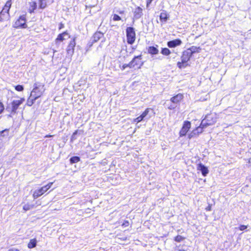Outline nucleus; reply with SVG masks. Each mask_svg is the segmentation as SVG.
<instances>
[{"mask_svg":"<svg viewBox=\"0 0 251 251\" xmlns=\"http://www.w3.org/2000/svg\"><path fill=\"white\" fill-rule=\"evenodd\" d=\"M217 121V116L215 113L207 114L201 122L202 128L214 124Z\"/></svg>","mask_w":251,"mask_h":251,"instance_id":"obj_1","label":"nucleus"},{"mask_svg":"<svg viewBox=\"0 0 251 251\" xmlns=\"http://www.w3.org/2000/svg\"><path fill=\"white\" fill-rule=\"evenodd\" d=\"M11 6V0H8L0 13V21L8 20L9 18V9Z\"/></svg>","mask_w":251,"mask_h":251,"instance_id":"obj_2","label":"nucleus"},{"mask_svg":"<svg viewBox=\"0 0 251 251\" xmlns=\"http://www.w3.org/2000/svg\"><path fill=\"white\" fill-rule=\"evenodd\" d=\"M45 91L44 86L42 84H34V87L30 94V97L36 100L39 98Z\"/></svg>","mask_w":251,"mask_h":251,"instance_id":"obj_3","label":"nucleus"},{"mask_svg":"<svg viewBox=\"0 0 251 251\" xmlns=\"http://www.w3.org/2000/svg\"><path fill=\"white\" fill-rule=\"evenodd\" d=\"M127 42L128 44L132 45L135 40V32L132 27H128L126 29Z\"/></svg>","mask_w":251,"mask_h":251,"instance_id":"obj_4","label":"nucleus"},{"mask_svg":"<svg viewBox=\"0 0 251 251\" xmlns=\"http://www.w3.org/2000/svg\"><path fill=\"white\" fill-rule=\"evenodd\" d=\"M52 184H53L52 182H50L49 184H48L47 185L42 187L39 190H35L33 194V197L34 199H37L39 197H40L42 195H43L49 188H50V187L51 186Z\"/></svg>","mask_w":251,"mask_h":251,"instance_id":"obj_5","label":"nucleus"},{"mask_svg":"<svg viewBox=\"0 0 251 251\" xmlns=\"http://www.w3.org/2000/svg\"><path fill=\"white\" fill-rule=\"evenodd\" d=\"M25 101L24 98H21L18 100H13L11 103V114H15L17 112L19 106Z\"/></svg>","mask_w":251,"mask_h":251,"instance_id":"obj_6","label":"nucleus"},{"mask_svg":"<svg viewBox=\"0 0 251 251\" xmlns=\"http://www.w3.org/2000/svg\"><path fill=\"white\" fill-rule=\"evenodd\" d=\"M26 19L25 15L21 16L16 21L14 24V27L19 28H25L26 27Z\"/></svg>","mask_w":251,"mask_h":251,"instance_id":"obj_7","label":"nucleus"},{"mask_svg":"<svg viewBox=\"0 0 251 251\" xmlns=\"http://www.w3.org/2000/svg\"><path fill=\"white\" fill-rule=\"evenodd\" d=\"M103 37V34L102 32L100 31H97L95 32L91 37L90 41L89 43V46H92L94 43L97 42Z\"/></svg>","mask_w":251,"mask_h":251,"instance_id":"obj_8","label":"nucleus"},{"mask_svg":"<svg viewBox=\"0 0 251 251\" xmlns=\"http://www.w3.org/2000/svg\"><path fill=\"white\" fill-rule=\"evenodd\" d=\"M191 127V123L189 121H185L182 128L179 132L180 136L185 135Z\"/></svg>","mask_w":251,"mask_h":251,"instance_id":"obj_9","label":"nucleus"},{"mask_svg":"<svg viewBox=\"0 0 251 251\" xmlns=\"http://www.w3.org/2000/svg\"><path fill=\"white\" fill-rule=\"evenodd\" d=\"M133 12V21L135 20L139 19L143 15V9L141 7H140V6H137V7H136L134 9Z\"/></svg>","mask_w":251,"mask_h":251,"instance_id":"obj_10","label":"nucleus"},{"mask_svg":"<svg viewBox=\"0 0 251 251\" xmlns=\"http://www.w3.org/2000/svg\"><path fill=\"white\" fill-rule=\"evenodd\" d=\"M202 128H202L201 124L200 126L196 128L190 133L189 134L188 138L189 139H191L197 136L200 133H201L202 132Z\"/></svg>","mask_w":251,"mask_h":251,"instance_id":"obj_11","label":"nucleus"},{"mask_svg":"<svg viewBox=\"0 0 251 251\" xmlns=\"http://www.w3.org/2000/svg\"><path fill=\"white\" fill-rule=\"evenodd\" d=\"M182 44V41L179 39H176L167 42V46L170 48H174L180 46Z\"/></svg>","mask_w":251,"mask_h":251,"instance_id":"obj_12","label":"nucleus"},{"mask_svg":"<svg viewBox=\"0 0 251 251\" xmlns=\"http://www.w3.org/2000/svg\"><path fill=\"white\" fill-rule=\"evenodd\" d=\"M191 52L189 51H187V50H184L183 52L182 55L181 57V61L185 63L186 62H188L190 58L192 57V55L191 54Z\"/></svg>","mask_w":251,"mask_h":251,"instance_id":"obj_13","label":"nucleus"},{"mask_svg":"<svg viewBox=\"0 0 251 251\" xmlns=\"http://www.w3.org/2000/svg\"><path fill=\"white\" fill-rule=\"evenodd\" d=\"M142 59V55L140 54L138 56H135L132 59H135L134 62L133 63V68L135 66L139 65L138 68H141V66H143L144 63L143 62H141V60Z\"/></svg>","mask_w":251,"mask_h":251,"instance_id":"obj_14","label":"nucleus"},{"mask_svg":"<svg viewBox=\"0 0 251 251\" xmlns=\"http://www.w3.org/2000/svg\"><path fill=\"white\" fill-rule=\"evenodd\" d=\"M75 46V38L71 40L67 47V51L68 54H73Z\"/></svg>","mask_w":251,"mask_h":251,"instance_id":"obj_15","label":"nucleus"},{"mask_svg":"<svg viewBox=\"0 0 251 251\" xmlns=\"http://www.w3.org/2000/svg\"><path fill=\"white\" fill-rule=\"evenodd\" d=\"M183 98L182 94L179 93L174 97L171 98V101L173 103L176 104L178 103Z\"/></svg>","mask_w":251,"mask_h":251,"instance_id":"obj_16","label":"nucleus"},{"mask_svg":"<svg viewBox=\"0 0 251 251\" xmlns=\"http://www.w3.org/2000/svg\"><path fill=\"white\" fill-rule=\"evenodd\" d=\"M197 169L200 171L203 176H206L208 173V170L206 167L201 163L198 165Z\"/></svg>","mask_w":251,"mask_h":251,"instance_id":"obj_17","label":"nucleus"},{"mask_svg":"<svg viewBox=\"0 0 251 251\" xmlns=\"http://www.w3.org/2000/svg\"><path fill=\"white\" fill-rule=\"evenodd\" d=\"M29 7L28 8V11L30 13H34V11L37 8V3L35 1H31L29 2Z\"/></svg>","mask_w":251,"mask_h":251,"instance_id":"obj_18","label":"nucleus"},{"mask_svg":"<svg viewBox=\"0 0 251 251\" xmlns=\"http://www.w3.org/2000/svg\"><path fill=\"white\" fill-rule=\"evenodd\" d=\"M159 18L161 22L166 23L168 20L169 16L165 11H163L161 12Z\"/></svg>","mask_w":251,"mask_h":251,"instance_id":"obj_19","label":"nucleus"},{"mask_svg":"<svg viewBox=\"0 0 251 251\" xmlns=\"http://www.w3.org/2000/svg\"><path fill=\"white\" fill-rule=\"evenodd\" d=\"M151 110L152 111V109L151 108H147L144 112L140 115V116L144 119V120H148L149 119L151 116H148L149 114V112Z\"/></svg>","mask_w":251,"mask_h":251,"instance_id":"obj_20","label":"nucleus"},{"mask_svg":"<svg viewBox=\"0 0 251 251\" xmlns=\"http://www.w3.org/2000/svg\"><path fill=\"white\" fill-rule=\"evenodd\" d=\"M148 52L150 54L155 55L158 53L159 50L156 47L151 46L149 47Z\"/></svg>","mask_w":251,"mask_h":251,"instance_id":"obj_21","label":"nucleus"},{"mask_svg":"<svg viewBox=\"0 0 251 251\" xmlns=\"http://www.w3.org/2000/svg\"><path fill=\"white\" fill-rule=\"evenodd\" d=\"M68 36V33L67 32V31H65L61 34H59L58 35L57 38L56 39V42H57V41L62 42L63 40H64L65 39H66L65 37Z\"/></svg>","mask_w":251,"mask_h":251,"instance_id":"obj_22","label":"nucleus"},{"mask_svg":"<svg viewBox=\"0 0 251 251\" xmlns=\"http://www.w3.org/2000/svg\"><path fill=\"white\" fill-rule=\"evenodd\" d=\"M47 0H39V8L41 9H45L47 6Z\"/></svg>","mask_w":251,"mask_h":251,"instance_id":"obj_23","label":"nucleus"},{"mask_svg":"<svg viewBox=\"0 0 251 251\" xmlns=\"http://www.w3.org/2000/svg\"><path fill=\"white\" fill-rule=\"evenodd\" d=\"M200 50V48H197L195 46H192L186 50L187 51H189V52H191V54L192 55L195 53L199 52Z\"/></svg>","mask_w":251,"mask_h":251,"instance_id":"obj_24","label":"nucleus"},{"mask_svg":"<svg viewBox=\"0 0 251 251\" xmlns=\"http://www.w3.org/2000/svg\"><path fill=\"white\" fill-rule=\"evenodd\" d=\"M37 241L36 239H31L28 244L27 247L29 249H32L36 246Z\"/></svg>","mask_w":251,"mask_h":251,"instance_id":"obj_25","label":"nucleus"},{"mask_svg":"<svg viewBox=\"0 0 251 251\" xmlns=\"http://www.w3.org/2000/svg\"><path fill=\"white\" fill-rule=\"evenodd\" d=\"M9 130L5 129L0 132V140L2 139L3 137H7L8 135Z\"/></svg>","mask_w":251,"mask_h":251,"instance_id":"obj_26","label":"nucleus"},{"mask_svg":"<svg viewBox=\"0 0 251 251\" xmlns=\"http://www.w3.org/2000/svg\"><path fill=\"white\" fill-rule=\"evenodd\" d=\"M135 59H132L128 64H125L123 65L122 69L125 70L126 68L129 67L130 68H133V63Z\"/></svg>","mask_w":251,"mask_h":251,"instance_id":"obj_27","label":"nucleus"},{"mask_svg":"<svg viewBox=\"0 0 251 251\" xmlns=\"http://www.w3.org/2000/svg\"><path fill=\"white\" fill-rule=\"evenodd\" d=\"M161 53L164 55L168 56L171 54V52L169 49L164 48H162Z\"/></svg>","mask_w":251,"mask_h":251,"instance_id":"obj_28","label":"nucleus"},{"mask_svg":"<svg viewBox=\"0 0 251 251\" xmlns=\"http://www.w3.org/2000/svg\"><path fill=\"white\" fill-rule=\"evenodd\" d=\"M80 157L78 156H73L70 159V161L71 164L77 163L80 161Z\"/></svg>","mask_w":251,"mask_h":251,"instance_id":"obj_29","label":"nucleus"},{"mask_svg":"<svg viewBox=\"0 0 251 251\" xmlns=\"http://www.w3.org/2000/svg\"><path fill=\"white\" fill-rule=\"evenodd\" d=\"M34 207V205L33 204H30L29 203L25 204L23 206V209L25 211H28L31 209H32Z\"/></svg>","mask_w":251,"mask_h":251,"instance_id":"obj_30","label":"nucleus"},{"mask_svg":"<svg viewBox=\"0 0 251 251\" xmlns=\"http://www.w3.org/2000/svg\"><path fill=\"white\" fill-rule=\"evenodd\" d=\"M35 100L34 98H31L30 97L27 100V105L29 106H31L34 103V101Z\"/></svg>","mask_w":251,"mask_h":251,"instance_id":"obj_31","label":"nucleus"},{"mask_svg":"<svg viewBox=\"0 0 251 251\" xmlns=\"http://www.w3.org/2000/svg\"><path fill=\"white\" fill-rule=\"evenodd\" d=\"M184 239V238L180 235H177L175 238V241L177 242H180Z\"/></svg>","mask_w":251,"mask_h":251,"instance_id":"obj_32","label":"nucleus"},{"mask_svg":"<svg viewBox=\"0 0 251 251\" xmlns=\"http://www.w3.org/2000/svg\"><path fill=\"white\" fill-rule=\"evenodd\" d=\"M15 89L18 91H22L24 90V86L21 85H18L15 87Z\"/></svg>","mask_w":251,"mask_h":251,"instance_id":"obj_33","label":"nucleus"},{"mask_svg":"<svg viewBox=\"0 0 251 251\" xmlns=\"http://www.w3.org/2000/svg\"><path fill=\"white\" fill-rule=\"evenodd\" d=\"M113 20L114 21H120L121 20V18L119 15L117 14H114L113 15Z\"/></svg>","mask_w":251,"mask_h":251,"instance_id":"obj_34","label":"nucleus"},{"mask_svg":"<svg viewBox=\"0 0 251 251\" xmlns=\"http://www.w3.org/2000/svg\"><path fill=\"white\" fill-rule=\"evenodd\" d=\"M143 120H144V119L140 116H139V117H138L137 118L135 119L134 120V122H136L138 123L141 122Z\"/></svg>","mask_w":251,"mask_h":251,"instance_id":"obj_35","label":"nucleus"},{"mask_svg":"<svg viewBox=\"0 0 251 251\" xmlns=\"http://www.w3.org/2000/svg\"><path fill=\"white\" fill-rule=\"evenodd\" d=\"M183 63L184 64V63H183L182 61H181V62H178L177 63V66L179 69H182V68H183Z\"/></svg>","mask_w":251,"mask_h":251,"instance_id":"obj_36","label":"nucleus"},{"mask_svg":"<svg viewBox=\"0 0 251 251\" xmlns=\"http://www.w3.org/2000/svg\"><path fill=\"white\" fill-rule=\"evenodd\" d=\"M4 109V106L2 102H0V114L3 112Z\"/></svg>","mask_w":251,"mask_h":251,"instance_id":"obj_37","label":"nucleus"},{"mask_svg":"<svg viewBox=\"0 0 251 251\" xmlns=\"http://www.w3.org/2000/svg\"><path fill=\"white\" fill-rule=\"evenodd\" d=\"M6 111L10 112L11 114V104H8V105L6 108Z\"/></svg>","mask_w":251,"mask_h":251,"instance_id":"obj_38","label":"nucleus"},{"mask_svg":"<svg viewBox=\"0 0 251 251\" xmlns=\"http://www.w3.org/2000/svg\"><path fill=\"white\" fill-rule=\"evenodd\" d=\"M129 225L128 221H125L122 224L123 226H127Z\"/></svg>","mask_w":251,"mask_h":251,"instance_id":"obj_39","label":"nucleus"},{"mask_svg":"<svg viewBox=\"0 0 251 251\" xmlns=\"http://www.w3.org/2000/svg\"><path fill=\"white\" fill-rule=\"evenodd\" d=\"M247 228V226L241 225L239 227V229L240 230L242 231V230H244L246 229Z\"/></svg>","mask_w":251,"mask_h":251,"instance_id":"obj_40","label":"nucleus"},{"mask_svg":"<svg viewBox=\"0 0 251 251\" xmlns=\"http://www.w3.org/2000/svg\"><path fill=\"white\" fill-rule=\"evenodd\" d=\"M176 107V105H175V104H171L170 105L169 107H168V108L170 110H172V109H174V108H175Z\"/></svg>","mask_w":251,"mask_h":251,"instance_id":"obj_41","label":"nucleus"},{"mask_svg":"<svg viewBox=\"0 0 251 251\" xmlns=\"http://www.w3.org/2000/svg\"><path fill=\"white\" fill-rule=\"evenodd\" d=\"M153 0H147V6H149V5L151 3Z\"/></svg>","mask_w":251,"mask_h":251,"instance_id":"obj_42","label":"nucleus"},{"mask_svg":"<svg viewBox=\"0 0 251 251\" xmlns=\"http://www.w3.org/2000/svg\"><path fill=\"white\" fill-rule=\"evenodd\" d=\"M205 209L207 210V211H211V206L210 205H209Z\"/></svg>","mask_w":251,"mask_h":251,"instance_id":"obj_43","label":"nucleus"},{"mask_svg":"<svg viewBox=\"0 0 251 251\" xmlns=\"http://www.w3.org/2000/svg\"><path fill=\"white\" fill-rule=\"evenodd\" d=\"M76 139V137H75V136L74 134H72V136H71V140L72 141H73V140Z\"/></svg>","mask_w":251,"mask_h":251,"instance_id":"obj_44","label":"nucleus"},{"mask_svg":"<svg viewBox=\"0 0 251 251\" xmlns=\"http://www.w3.org/2000/svg\"><path fill=\"white\" fill-rule=\"evenodd\" d=\"M183 68H186L187 66H189V64L188 63V62H186L185 63H183Z\"/></svg>","mask_w":251,"mask_h":251,"instance_id":"obj_45","label":"nucleus"},{"mask_svg":"<svg viewBox=\"0 0 251 251\" xmlns=\"http://www.w3.org/2000/svg\"><path fill=\"white\" fill-rule=\"evenodd\" d=\"M63 27H64V25L62 24V23H60V25H59V29H60Z\"/></svg>","mask_w":251,"mask_h":251,"instance_id":"obj_46","label":"nucleus"},{"mask_svg":"<svg viewBox=\"0 0 251 251\" xmlns=\"http://www.w3.org/2000/svg\"><path fill=\"white\" fill-rule=\"evenodd\" d=\"M8 251H19L17 249H10Z\"/></svg>","mask_w":251,"mask_h":251,"instance_id":"obj_47","label":"nucleus"},{"mask_svg":"<svg viewBox=\"0 0 251 251\" xmlns=\"http://www.w3.org/2000/svg\"><path fill=\"white\" fill-rule=\"evenodd\" d=\"M78 131L77 130H75V131L73 133V134H74V135H75H75L77 134Z\"/></svg>","mask_w":251,"mask_h":251,"instance_id":"obj_48","label":"nucleus"},{"mask_svg":"<svg viewBox=\"0 0 251 251\" xmlns=\"http://www.w3.org/2000/svg\"><path fill=\"white\" fill-rule=\"evenodd\" d=\"M124 13V11H119V13L120 14H123Z\"/></svg>","mask_w":251,"mask_h":251,"instance_id":"obj_49","label":"nucleus"},{"mask_svg":"<svg viewBox=\"0 0 251 251\" xmlns=\"http://www.w3.org/2000/svg\"><path fill=\"white\" fill-rule=\"evenodd\" d=\"M3 147V144L1 143H0V150Z\"/></svg>","mask_w":251,"mask_h":251,"instance_id":"obj_50","label":"nucleus"},{"mask_svg":"<svg viewBox=\"0 0 251 251\" xmlns=\"http://www.w3.org/2000/svg\"><path fill=\"white\" fill-rule=\"evenodd\" d=\"M52 136V135H47L46 136V137H51Z\"/></svg>","mask_w":251,"mask_h":251,"instance_id":"obj_51","label":"nucleus"},{"mask_svg":"<svg viewBox=\"0 0 251 251\" xmlns=\"http://www.w3.org/2000/svg\"><path fill=\"white\" fill-rule=\"evenodd\" d=\"M94 6H95V5H91L89 6V7H94Z\"/></svg>","mask_w":251,"mask_h":251,"instance_id":"obj_52","label":"nucleus"},{"mask_svg":"<svg viewBox=\"0 0 251 251\" xmlns=\"http://www.w3.org/2000/svg\"><path fill=\"white\" fill-rule=\"evenodd\" d=\"M178 251H185L183 250H179Z\"/></svg>","mask_w":251,"mask_h":251,"instance_id":"obj_53","label":"nucleus"}]
</instances>
